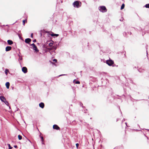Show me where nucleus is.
<instances>
[{
  "label": "nucleus",
  "instance_id": "obj_2",
  "mask_svg": "<svg viewBox=\"0 0 149 149\" xmlns=\"http://www.w3.org/2000/svg\"><path fill=\"white\" fill-rule=\"evenodd\" d=\"M98 9L100 11L102 12H106L107 11L106 7L104 6H100L99 7Z\"/></svg>",
  "mask_w": 149,
  "mask_h": 149
},
{
  "label": "nucleus",
  "instance_id": "obj_1",
  "mask_svg": "<svg viewBox=\"0 0 149 149\" xmlns=\"http://www.w3.org/2000/svg\"><path fill=\"white\" fill-rule=\"evenodd\" d=\"M73 5L74 7L78 8L81 6V3L79 1H76L73 3Z\"/></svg>",
  "mask_w": 149,
  "mask_h": 149
},
{
  "label": "nucleus",
  "instance_id": "obj_20",
  "mask_svg": "<svg viewBox=\"0 0 149 149\" xmlns=\"http://www.w3.org/2000/svg\"><path fill=\"white\" fill-rule=\"evenodd\" d=\"M5 73H6V75H7V74H8V72L9 71V70L8 69H6L5 70Z\"/></svg>",
  "mask_w": 149,
  "mask_h": 149
},
{
  "label": "nucleus",
  "instance_id": "obj_7",
  "mask_svg": "<svg viewBox=\"0 0 149 149\" xmlns=\"http://www.w3.org/2000/svg\"><path fill=\"white\" fill-rule=\"evenodd\" d=\"M53 128L56 130H59L60 128L56 125H53Z\"/></svg>",
  "mask_w": 149,
  "mask_h": 149
},
{
  "label": "nucleus",
  "instance_id": "obj_10",
  "mask_svg": "<svg viewBox=\"0 0 149 149\" xmlns=\"http://www.w3.org/2000/svg\"><path fill=\"white\" fill-rule=\"evenodd\" d=\"M39 106L40 107H41L42 108H43L44 107V104L43 102H41L39 104Z\"/></svg>",
  "mask_w": 149,
  "mask_h": 149
},
{
  "label": "nucleus",
  "instance_id": "obj_21",
  "mask_svg": "<svg viewBox=\"0 0 149 149\" xmlns=\"http://www.w3.org/2000/svg\"><path fill=\"white\" fill-rule=\"evenodd\" d=\"M145 7L146 8H149V3L146 4L145 6Z\"/></svg>",
  "mask_w": 149,
  "mask_h": 149
},
{
  "label": "nucleus",
  "instance_id": "obj_26",
  "mask_svg": "<svg viewBox=\"0 0 149 149\" xmlns=\"http://www.w3.org/2000/svg\"><path fill=\"white\" fill-rule=\"evenodd\" d=\"M76 145L77 147L78 148L79 146V144L78 143H77L76 144Z\"/></svg>",
  "mask_w": 149,
  "mask_h": 149
},
{
  "label": "nucleus",
  "instance_id": "obj_3",
  "mask_svg": "<svg viewBox=\"0 0 149 149\" xmlns=\"http://www.w3.org/2000/svg\"><path fill=\"white\" fill-rule=\"evenodd\" d=\"M106 63L109 66H111L114 64L113 61L111 60H108L106 61Z\"/></svg>",
  "mask_w": 149,
  "mask_h": 149
},
{
  "label": "nucleus",
  "instance_id": "obj_18",
  "mask_svg": "<svg viewBox=\"0 0 149 149\" xmlns=\"http://www.w3.org/2000/svg\"><path fill=\"white\" fill-rule=\"evenodd\" d=\"M18 137L19 140H20L22 139V136L20 135H19L18 136Z\"/></svg>",
  "mask_w": 149,
  "mask_h": 149
},
{
  "label": "nucleus",
  "instance_id": "obj_24",
  "mask_svg": "<svg viewBox=\"0 0 149 149\" xmlns=\"http://www.w3.org/2000/svg\"><path fill=\"white\" fill-rule=\"evenodd\" d=\"M41 140L42 141V142L43 141V137L42 136H41Z\"/></svg>",
  "mask_w": 149,
  "mask_h": 149
},
{
  "label": "nucleus",
  "instance_id": "obj_13",
  "mask_svg": "<svg viewBox=\"0 0 149 149\" xmlns=\"http://www.w3.org/2000/svg\"><path fill=\"white\" fill-rule=\"evenodd\" d=\"M7 42H8V44L9 45H12L13 43V41L10 40H8Z\"/></svg>",
  "mask_w": 149,
  "mask_h": 149
},
{
  "label": "nucleus",
  "instance_id": "obj_6",
  "mask_svg": "<svg viewBox=\"0 0 149 149\" xmlns=\"http://www.w3.org/2000/svg\"><path fill=\"white\" fill-rule=\"evenodd\" d=\"M22 72L24 73H26L27 72V69L26 67H23L22 68Z\"/></svg>",
  "mask_w": 149,
  "mask_h": 149
},
{
  "label": "nucleus",
  "instance_id": "obj_11",
  "mask_svg": "<svg viewBox=\"0 0 149 149\" xmlns=\"http://www.w3.org/2000/svg\"><path fill=\"white\" fill-rule=\"evenodd\" d=\"M0 98L2 102H5V101L6 100V98L5 97L3 96H1L0 97Z\"/></svg>",
  "mask_w": 149,
  "mask_h": 149
},
{
  "label": "nucleus",
  "instance_id": "obj_12",
  "mask_svg": "<svg viewBox=\"0 0 149 149\" xmlns=\"http://www.w3.org/2000/svg\"><path fill=\"white\" fill-rule=\"evenodd\" d=\"M5 85H6V88L7 89H9V86H10V83L9 82H7L6 83Z\"/></svg>",
  "mask_w": 149,
  "mask_h": 149
},
{
  "label": "nucleus",
  "instance_id": "obj_15",
  "mask_svg": "<svg viewBox=\"0 0 149 149\" xmlns=\"http://www.w3.org/2000/svg\"><path fill=\"white\" fill-rule=\"evenodd\" d=\"M73 82L74 83H75L76 84H80V81H75V80H73Z\"/></svg>",
  "mask_w": 149,
  "mask_h": 149
},
{
  "label": "nucleus",
  "instance_id": "obj_14",
  "mask_svg": "<svg viewBox=\"0 0 149 149\" xmlns=\"http://www.w3.org/2000/svg\"><path fill=\"white\" fill-rule=\"evenodd\" d=\"M50 35L52 36H56L57 37V36H59L58 34H54V33L52 34H50Z\"/></svg>",
  "mask_w": 149,
  "mask_h": 149
},
{
  "label": "nucleus",
  "instance_id": "obj_4",
  "mask_svg": "<svg viewBox=\"0 0 149 149\" xmlns=\"http://www.w3.org/2000/svg\"><path fill=\"white\" fill-rule=\"evenodd\" d=\"M31 45L32 46V47H33V49L34 50H35V51H36V52H38L39 50H38L37 48V47L35 44L33 43V44H31Z\"/></svg>",
  "mask_w": 149,
  "mask_h": 149
},
{
  "label": "nucleus",
  "instance_id": "obj_29",
  "mask_svg": "<svg viewBox=\"0 0 149 149\" xmlns=\"http://www.w3.org/2000/svg\"><path fill=\"white\" fill-rule=\"evenodd\" d=\"M33 42H36V39H35L34 40H33Z\"/></svg>",
  "mask_w": 149,
  "mask_h": 149
},
{
  "label": "nucleus",
  "instance_id": "obj_17",
  "mask_svg": "<svg viewBox=\"0 0 149 149\" xmlns=\"http://www.w3.org/2000/svg\"><path fill=\"white\" fill-rule=\"evenodd\" d=\"M27 21L26 20H23V25L24 26L25 25V23H27Z\"/></svg>",
  "mask_w": 149,
  "mask_h": 149
},
{
  "label": "nucleus",
  "instance_id": "obj_25",
  "mask_svg": "<svg viewBox=\"0 0 149 149\" xmlns=\"http://www.w3.org/2000/svg\"><path fill=\"white\" fill-rule=\"evenodd\" d=\"M53 61L54 62H56L57 61V60L56 59H54L53 60Z\"/></svg>",
  "mask_w": 149,
  "mask_h": 149
},
{
  "label": "nucleus",
  "instance_id": "obj_8",
  "mask_svg": "<svg viewBox=\"0 0 149 149\" xmlns=\"http://www.w3.org/2000/svg\"><path fill=\"white\" fill-rule=\"evenodd\" d=\"M12 49V47L10 46H7L6 48V51L8 52L10 50Z\"/></svg>",
  "mask_w": 149,
  "mask_h": 149
},
{
  "label": "nucleus",
  "instance_id": "obj_16",
  "mask_svg": "<svg viewBox=\"0 0 149 149\" xmlns=\"http://www.w3.org/2000/svg\"><path fill=\"white\" fill-rule=\"evenodd\" d=\"M125 7V4H124L123 3L122 4V5L121 6V8H120V9L121 10L123 9Z\"/></svg>",
  "mask_w": 149,
  "mask_h": 149
},
{
  "label": "nucleus",
  "instance_id": "obj_28",
  "mask_svg": "<svg viewBox=\"0 0 149 149\" xmlns=\"http://www.w3.org/2000/svg\"><path fill=\"white\" fill-rule=\"evenodd\" d=\"M14 147L15 148H17V145L14 146Z\"/></svg>",
  "mask_w": 149,
  "mask_h": 149
},
{
  "label": "nucleus",
  "instance_id": "obj_9",
  "mask_svg": "<svg viewBox=\"0 0 149 149\" xmlns=\"http://www.w3.org/2000/svg\"><path fill=\"white\" fill-rule=\"evenodd\" d=\"M31 41V40L30 38H26L25 40V42L26 43H29Z\"/></svg>",
  "mask_w": 149,
  "mask_h": 149
},
{
  "label": "nucleus",
  "instance_id": "obj_27",
  "mask_svg": "<svg viewBox=\"0 0 149 149\" xmlns=\"http://www.w3.org/2000/svg\"><path fill=\"white\" fill-rule=\"evenodd\" d=\"M33 33H31V38H32L33 37Z\"/></svg>",
  "mask_w": 149,
  "mask_h": 149
},
{
  "label": "nucleus",
  "instance_id": "obj_30",
  "mask_svg": "<svg viewBox=\"0 0 149 149\" xmlns=\"http://www.w3.org/2000/svg\"><path fill=\"white\" fill-rule=\"evenodd\" d=\"M131 33H131V32H130V34H131Z\"/></svg>",
  "mask_w": 149,
  "mask_h": 149
},
{
  "label": "nucleus",
  "instance_id": "obj_5",
  "mask_svg": "<svg viewBox=\"0 0 149 149\" xmlns=\"http://www.w3.org/2000/svg\"><path fill=\"white\" fill-rule=\"evenodd\" d=\"M57 47L56 46H53L51 48H47V49L49 50V52L51 51V50L54 49V50H56V49Z\"/></svg>",
  "mask_w": 149,
  "mask_h": 149
},
{
  "label": "nucleus",
  "instance_id": "obj_22",
  "mask_svg": "<svg viewBox=\"0 0 149 149\" xmlns=\"http://www.w3.org/2000/svg\"><path fill=\"white\" fill-rule=\"evenodd\" d=\"M8 145L9 147V149H12L13 148L11 147L10 145V144H8Z\"/></svg>",
  "mask_w": 149,
  "mask_h": 149
},
{
  "label": "nucleus",
  "instance_id": "obj_23",
  "mask_svg": "<svg viewBox=\"0 0 149 149\" xmlns=\"http://www.w3.org/2000/svg\"><path fill=\"white\" fill-rule=\"evenodd\" d=\"M7 105H8V104H9V103L8 102L6 101H6H5V102H4Z\"/></svg>",
  "mask_w": 149,
  "mask_h": 149
},
{
  "label": "nucleus",
  "instance_id": "obj_19",
  "mask_svg": "<svg viewBox=\"0 0 149 149\" xmlns=\"http://www.w3.org/2000/svg\"><path fill=\"white\" fill-rule=\"evenodd\" d=\"M53 43L52 42H51V43H49V46L50 47H52L53 46Z\"/></svg>",
  "mask_w": 149,
  "mask_h": 149
}]
</instances>
